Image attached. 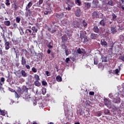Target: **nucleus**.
<instances>
[{"instance_id": "1", "label": "nucleus", "mask_w": 124, "mask_h": 124, "mask_svg": "<svg viewBox=\"0 0 124 124\" xmlns=\"http://www.w3.org/2000/svg\"><path fill=\"white\" fill-rule=\"evenodd\" d=\"M28 91H29V88L25 86L23 87L22 89L19 88L17 93L20 95H22L24 97H26L28 95Z\"/></svg>"}, {"instance_id": "2", "label": "nucleus", "mask_w": 124, "mask_h": 124, "mask_svg": "<svg viewBox=\"0 0 124 124\" xmlns=\"http://www.w3.org/2000/svg\"><path fill=\"white\" fill-rule=\"evenodd\" d=\"M61 39L62 40V42L64 43L63 45H62V46H64V49H66V46L65 45V42H66V41H67V35H66V34L63 35V36L62 37Z\"/></svg>"}, {"instance_id": "3", "label": "nucleus", "mask_w": 124, "mask_h": 124, "mask_svg": "<svg viewBox=\"0 0 124 124\" xmlns=\"http://www.w3.org/2000/svg\"><path fill=\"white\" fill-rule=\"evenodd\" d=\"M26 17H31L32 16V12L31 11V9H28V7H26Z\"/></svg>"}, {"instance_id": "4", "label": "nucleus", "mask_w": 124, "mask_h": 124, "mask_svg": "<svg viewBox=\"0 0 124 124\" xmlns=\"http://www.w3.org/2000/svg\"><path fill=\"white\" fill-rule=\"evenodd\" d=\"M92 17L93 20H96V19H98V18H99V15H98V13H97V12L94 11L92 14Z\"/></svg>"}, {"instance_id": "5", "label": "nucleus", "mask_w": 124, "mask_h": 124, "mask_svg": "<svg viewBox=\"0 0 124 124\" xmlns=\"http://www.w3.org/2000/svg\"><path fill=\"white\" fill-rule=\"evenodd\" d=\"M104 103L106 106H107L109 108V107H111V102L109 100L107 99V98H105L104 99Z\"/></svg>"}, {"instance_id": "6", "label": "nucleus", "mask_w": 124, "mask_h": 124, "mask_svg": "<svg viewBox=\"0 0 124 124\" xmlns=\"http://www.w3.org/2000/svg\"><path fill=\"white\" fill-rule=\"evenodd\" d=\"M86 35H87V32H86V31H80V37L81 38V39L82 38H84L85 37V36H86Z\"/></svg>"}, {"instance_id": "7", "label": "nucleus", "mask_w": 124, "mask_h": 124, "mask_svg": "<svg viewBox=\"0 0 124 124\" xmlns=\"http://www.w3.org/2000/svg\"><path fill=\"white\" fill-rule=\"evenodd\" d=\"M21 64L23 65V67L26 66L27 64V61H26V58L24 57H22L21 58Z\"/></svg>"}, {"instance_id": "8", "label": "nucleus", "mask_w": 124, "mask_h": 124, "mask_svg": "<svg viewBox=\"0 0 124 124\" xmlns=\"http://www.w3.org/2000/svg\"><path fill=\"white\" fill-rule=\"evenodd\" d=\"M101 45L106 48L107 47V42L104 39H102L101 40Z\"/></svg>"}, {"instance_id": "9", "label": "nucleus", "mask_w": 124, "mask_h": 124, "mask_svg": "<svg viewBox=\"0 0 124 124\" xmlns=\"http://www.w3.org/2000/svg\"><path fill=\"white\" fill-rule=\"evenodd\" d=\"M4 81H5V78H4L2 77L0 78V89H1V87H2V85L4 84Z\"/></svg>"}, {"instance_id": "10", "label": "nucleus", "mask_w": 124, "mask_h": 124, "mask_svg": "<svg viewBox=\"0 0 124 124\" xmlns=\"http://www.w3.org/2000/svg\"><path fill=\"white\" fill-rule=\"evenodd\" d=\"M64 16V14L63 13H60V14H56V17L58 18V19H62V17Z\"/></svg>"}, {"instance_id": "11", "label": "nucleus", "mask_w": 124, "mask_h": 124, "mask_svg": "<svg viewBox=\"0 0 124 124\" xmlns=\"http://www.w3.org/2000/svg\"><path fill=\"white\" fill-rule=\"evenodd\" d=\"M110 30H111V33H112V34H114L115 33V32H117V27H111L110 28Z\"/></svg>"}, {"instance_id": "12", "label": "nucleus", "mask_w": 124, "mask_h": 124, "mask_svg": "<svg viewBox=\"0 0 124 124\" xmlns=\"http://www.w3.org/2000/svg\"><path fill=\"white\" fill-rule=\"evenodd\" d=\"M10 44L9 43V42H7L5 43V50H9V48H10V46H9Z\"/></svg>"}, {"instance_id": "13", "label": "nucleus", "mask_w": 124, "mask_h": 124, "mask_svg": "<svg viewBox=\"0 0 124 124\" xmlns=\"http://www.w3.org/2000/svg\"><path fill=\"white\" fill-rule=\"evenodd\" d=\"M93 31L96 33H99V29L98 28V27H97V26H94L93 28Z\"/></svg>"}, {"instance_id": "14", "label": "nucleus", "mask_w": 124, "mask_h": 124, "mask_svg": "<svg viewBox=\"0 0 124 124\" xmlns=\"http://www.w3.org/2000/svg\"><path fill=\"white\" fill-rule=\"evenodd\" d=\"M90 37L92 39H96L97 38V34L93 33H91Z\"/></svg>"}, {"instance_id": "15", "label": "nucleus", "mask_w": 124, "mask_h": 124, "mask_svg": "<svg viewBox=\"0 0 124 124\" xmlns=\"http://www.w3.org/2000/svg\"><path fill=\"white\" fill-rule=\"evenodd\" d=\"M81 39V42H83L84 44H87L88 43V41H89V39H88V38L84 37V38H82Z\"/></svg>"}, {"instance_id": "16", "label": "nucleus", "mask_w": 124, "mask_h": 124, "mask_svg": "<svg viewBox=\"0 0 124 124\" xmlns=\"http://www.w3.org/2000/svg\"><path fill=\"white\" fill-rule=\"evenodd\" d=\"M80 12H81V10H80V9H78L75 14L76 16L77 17H80V16H81Z\"/></svg>"}, {"instance_id": "17", "label": "nucleus", "mask_w": 124, "mask_h": 124, "mask_svg": "<svg viewBox=\"0 0 124 124\" xmlns=\"http://www.w3.org/2000/svg\"><path fill=\"white\" fill-rule=\"evenodd\" d=\"M34 85L36 87H40L41 86V83L39 82V80H36L34 82Z\"/></svg>"}, {"instance_id": "18", "label": "nucleus", "mask_w": 124, "mask_h": 124, "mask_svg": "<svg viewBox=\"0 0 124 124\" xmlns=\"http://www.w3.org/2000/svg\"><path fill=\"white\" fill-rule=\"evenodd\" d=\"M31 30L33 31V32H35V33H36L37 31H38V29L35 26L32 27Z\"/></svg>"}, {"instance_id": "19", "label": "nucleus", "mask_w": 124, "mask_h": 124, "mask_svg": "<svg viewBox=\"0 0 124 124\" xmlns=\"http://www.w3.org/2000/svg\"><path fill=\"white\" fill-rule=\"evenodd\" d=\"M21 73L23 76V77H27L28 76V75L26 73V71L25 70H21Z\"/></svg>"}, {"instance_id": "20", "label": "nucleus", "mask_w": 124, "mask_h": 124, "mask_svg": "<svg viewBox=\"0 0 124 124\" xmlns=\"http://www.w3.org/2000/svg\"><path fill=\"white\" fill-rule=\"evenodd\" d=\"M21 52H23L25 55V56H29L30 55V53L28 52V50L27 49H22Z\"/></svg>"}, {"instance_id": "21", "label": "nucleus", "mask_w": 124, "mask_h": 124, "mask_svg": "<svg viewBox=\"0 0 124 124\" xmlns=\"http://www.w3.org/2000/svg\"><path fill=\"white\" fill-rule=\"evenodd\" d=\"M8 38H9V39H10V38H11V37H12V36H13V33H12V31H8Z\"/></svg>"}, {"instance_id": "22", "label": "nucleus", "mask_w": 124, "mask_h": 124, "mask_svg": "<svg viewBox=\"0 0 124 124\" xmlns=\"http://www.w3.org/2000/svg\"><path fill=\"white\" fill-rule=\"evenodd\" d=\"M107 4H108V5L110 6H114V2H113V0H110L108 1Z\"/></svg>"}, {"instance_id": "23", "label": "nucleus", "mask_w": 124, "mask_h": 124, "mask_svg": "<svg viewBox=\"0 0 124 124\" xmlns=\"http://www.w3.org/2000/svg\"><path fill=\"white\" fill-rule=\"evenodd\" d=\"M4 24L5 26H7V27H9V26H10V21L8 20V21H5L4 22Z\"/></svg>"}, {"instance_id": "24", "label": "nucleus", "mask_w": 124, "mask_h": 124, "mask_svg": "<svg viewBox=\"0 0 124 124\" xmlns=\"http://www.w3.org/2000/svg\"><path fill=\"white\" fill-rule=\"evenodd\" d=\"M32 5V1H30L28 4H27V6H26V7H27L28 9L31 8V7Z\"/></svg>"}, {"instance_id": "25", "label": "nucleus", "mask_w": 124, "mask_h": 124, "mask_svg": "<svg viewBox=\"0 0 124 124\" xmlns=\"http://www.w3.org/2000/svg\"><path fill=\"white\" fill-rule=\"evenodd\" d=\"M56 80L58 82H62V78L61 77V76H57L56 77Z\"/></svg>"}, {"instance_id": "26", "label": "nucleus", "mask_w": 124, "mask_h": 124, "mask_svg": "<svg viewBox=\"0 0 124 124\" xmlns=\"http://www.w3.org/2000/svg\"><path fill=\"white\" fill-rule=\"evenodd\" d=\"M112 18L111 20L115 22V21H116V19L117 18V16L114 13L112 14Z\"/></svg>"}, {"instance_id": "27", "label": "nucleus", "mask_w": 124, "mask_h": 124, "mask_svg": "<svg viewBox=\"0 0 124 124\" xmlns=\"http://www.w3.org/2000/svg\"><path fill=\"white\" fill-rule=\"evenodd\" d=\"M99 24L103 27H105V22H104V20H102L100 21Z\"/></svg>"}, {"instance_id": "28", "label": "nucleus", "mask_w": 124, "mask_h": 124, "mask_svg": "<svg viewBox=\"0 0 124 124\" xmlns=\"http://www.w3.org/2000/svg\"><path fill=\"white\" fill-rule=\"evenodd\" d=\"M82 25L84 28H87L88 26V23L86 22L85 20H83L82 21Z\"/></svg>"}, {"instance_id": "29", "label": "nucleus", "mask_w": 124, "mask_h": 124, "mask_svg": "<svg viewBox=\"0 0 124 124\" xmlns=\"http://www.w3.org/2000/svg\"><path fill=\"white\" fill-rule=\"evenodd\" d=\"M85 6L87 7V8H91V3L89 2H85L84 3Z\"/></svg>"}, {"instance_id": "30", "label": "nucleus", "mask_w": 124, "mask_h": 124, "mask_svg": "<svg viewBox=\"0 0 124 124\" xmlns=\"http://www.w3.org/2000/svg\"><path fill=\"white\" fill-rule=\"evenodd\" d=\"M34 78L35 79L36 81H39L40 78H39V76L37 74L34 75Z\"/></svg>"}, {"instance_id": "31", "label": "nucleus", "mask_w": 124, "mask_h": 124, "mask_svg": "<svg viewBox=\"0 0 124 124\" xmlns=\"http://www.w3.org/2000/svg\"><path fill=\"white\" fill-rule=\"evenodd\" d=\"M114 102L115 103H121V98H118L117 99L114 100Z\"/></svg>"}, {"instance_id": "32", "label": "nucleus", "mask_w": 124, "mask_h": 124, "mask_svg": "<svg viewBox=\"0 0 124 124\" xmlns=\"http://www.w3.org/2000/svg\"><path fill=\"white\" fill-rule=\"evenodd\" d=\"M119 69H115V74H119L120 71H121V66H119Z\"/></svg>"}, {"instance_id": "33", "label": "nucleus", "mask_w": 124, "mask_h": 124, "mask_svg": "<svg viewBox=\"0 0 124 124\" xmlns=\"http://www.w3.org/2000/svg\"><path fill=\"white\" fill-rule=\"evenodd\" d=\"M101 115H102V112H101V111H97L96 112V116L97 117H100Z\"/></svg>"}, {"instance_id": "34", "label": "nucleus", "mask_w": 124, "mask_h": 124, "mask_svg": "<svg viewBox=\"0 0 124 124\" xmlns=\"http://www.w3.org/2000/svg\"><path fill=\"white\" fill-rule=\"evenodd\" d=\"M2 37L3 38V41H4L5 43H6V42H8V41H7V39H6V38L5 37V35L4 34H3Z\"/></svg>"}, {"instance_id": "35", "label": "nucleus", "mask_w": 124, "mask_h": 124, "mask_svg": "<svg viewBox=\"0 0 124 124\" xmlns=\"http://www.w3.org/2000/svg\"><path fill=\"white\" fill-rule=\"evenodd\" d=\"M15 96H16V98H19V97H20V94H19V93H18L17 92H15Z\"/></svg>"}, {"instance_id": "36", "label": "nucleus", "mask_w": 124, "mask_h": 124, "mask_svg": "<svg viewBox=\"0 0 124 124\" xmlns=\"http://www.w3.org/2000/svg\"><path fill=\"white\" fill-rule=\"evenodd\" d=\"M0 112L2 116H5V112H4V110H2L1 109H0Z\"/></svg>"}, {"instance_id": "37", "label": "nucleus", "mask_w": 124, "mask_h": 124, "mask_svg": "<svg viewBox=\"0 0 124 124\" xmlns=\"http://www.w3.org/2000/svg\"><path fill=\"white\" fill-rule=\"evenodd\" d=\"M42 93H43V95H45V94H46V88L43 89L42 90Z\"/></svg>"}, {"instance_id": "38", "label": "nucleus", "mask_w": 124, "mask_h": 124, "mask_svg": "<svg viewBox=\"0 0 124 124\" xmlns=\"http://www.w3.org/2000/svg\"><path fill=\"white\" fill-rule=\"evenodd\" d=\"M31 71H32V72H34V73H36V72H37V69L34 68V67L32 68Z\"/></svg>"}, {"instance_id": "39", "label": "nucleus", "mask_w": 124, "mask_h": 124, "mask_svg": "<svg viewBox=\"0 0 124 124\" xmlns=\"http://www.w3.org/2000/svg\"><path fill=\"white\" fill-rule=\"evenodd\" d=\"M119 38H120V41H123L124 40V36L123 35H121L119 36Z\"/></svg>"}, {"instance_id": "40", "label": "nucleus", "mask_w": 124, "mask_h": 124, "mask_svg": "<svg viewBox=\"0 0 124 124\" xmlns=\"http://www.w3.org/2000/svg\"><path fill=\"white\" fill-rule=\"evenodd\" d=\"M10 1H9V0H6V2H5V4L6 5H7V6H8L9 5H10Z\"/></svg>"}, {"instance_id": "41", "label": "nucleus", "mask_w": 124, "mask_h": 124, "mask_svg": "<svg viewBox=\"0 0 124 124\" xmlns=\"http://www.w3.org/2000/svg\"><path fill=\"white\" fill-rule=\"evenodd\" d=\"M20 21H21V18H20V17L17 16L16 17V22L19 23H20Z\"/></svg>"}, {"instance_id": "42", "label": "nucleus", "mask_w": 124, "mask_h": 124, "mask_svg": "<svg viewBox=\"0 0 124 124\" xmlns=\"http://www.w3.org/2000/svg\"><path fill=\"white\" fill-rule=\"evenodd\" d=\"M42 84L43 86H46V85H47V82H46V81L43 80L42 81Z\"/></svg>"}, {"instance_id": "43", "label": "nucleus", "mask_w": 124, "mask_h": 124, "mask_svg": "<svg viewBox=\"0 0 124 124\" xmlns=\"http://www.w3.org/2000/svg\"><path fill=\"white\" fill-rule=\"evenodd\" d=\"M12 24L14 26V28H17V23H16L15 22H12Z\"/></svg>"}, {"instance_id": "44", "label": "nucleus", "mask_w": 124, "mask_h": 124, "mask_svg": "<svg viewBox=\"0 0 124 124\" xmlns=\"http://www.w3.org/2000/svg\"><path fill=\"white\" fill-rule=\"evenodd\" d=\"M77 52H78V54H83V51H81V49L80 48H79L77 50Z\"/></svg>"}, {"instance_id": "45", "label": "nucleus", "mask_w": 124, "mask_h": 124, "mask_svg": "<svg viewBox=\"0 0 124 124\" xmlns=\"http://www.w3.org/2000/svg\"><path fill=\"white\" fill-rule=\"evenodd\" d=\"M76 3H78V5H81V0H77L76 1Z\"/></svg>"}, {"instance_id": "46", "label": "nucleus", "mask_w": 124, "mask_h": 124, "mask_svg": "<svg viewBox=\"0 0 124 124\" xmlns=\"http://www.w3.org/2000/svg\"><path fill=\"white\" fill-rule=\"evenodd\" d=\"M93 61H94V64H98V61L96 60V59L94 58Z\"/></svg>"}, {"instance_id": "47", "label": "nucleus", "mask_w": 124, "mask_h": 124, "mask_svg": "<svg viewBox=\"0 0 124 124\" xmlns=\"http://www.w3.org/2000/svg\"><path fill=\"white\" fill-rule=\"evenodd\" d=\"M12 41H13V42L14 43H16V44H17V43H19L17 41V40H15V39H12Z\"/></svg>"}, {"instance_id": "48", "label": "nucleus", "mask_w": 124, "mask_h": 124, "mask_svg": "<svg viewBox=\"0 0 124 124\" xmlns=\"http://www.w3.org/2000/svg\"><path fill=\"white\" fill-rule=\"evenodd\" d=\"M47 47H48L49 49H52V48H53V46L50 44L47 45Z\"/></svg>"}, {"instance_id": "49", "label": "nucleus", "mask_w": 124, "mask_h": 124, "mask_svg": "<svg viewBox=\"0 0 124 124\" xmlns=\"http://www.w3.org/2000/svg\"><path fill=\"white\" fill-rule=\"evenodd\" d=\"M51 56L52 58H55V53H54L53 51L51 52Z\"/></svg>"}, {"instance_id": "50", "label": "nucleus", "mask_w": 124, "mask_h": 124, "mask_svg": "<svg viewBox=\"0 0 124 124\" xmlns=\"http://www.w3.org/2000/svg\"><path fill=\"white\" fill-rule=\"evenodd\" d=\"M121 93L122 95H123V96H124V87L123 88L122 92V91L121 92Z\"/></svg>"}, {"instance_id": "51", "label": "nucleus", "mask_w": 124, "mask_h": 124, "mask_svg": "<svg viewBox=\"0 0 124 124\" xmlns=\"http://www.w3.org/2000/svg\"><path fill=\"white\" fill-rule=\"evenodd\" d=\"M90 95H94V92H89Z\"/></svg>"}, {"instance_id": "52", "label": "nucleus", "mask_w": 124, "mask_h": 124, "mask_svg": "<svg viewBox=\"0 0 124 124\" xmlns=\"http://www.w3.org/2000/svg\"><path fill=\"white\" fill-rule=\"evenodd\" d=\"M50 12V11H45V12H44V14L45 15H48V14H49V13Z\"/></svg>"}, {"instance_id": "53", "label": "nucleus", "mask_w": 124, "mask_h": 124, "mask_svg": "<svg viewBox=\"0 0 124 124\" xmlns=\"http://www.w3.org/2000/svg\"><path fill=\"white\" fill-rule=\"evenodd\" d=\"M25 66L27 68V69H31V66H29V65H27V64L25 65Z\"/></svg>"}, {"instance_id": "54", "label": "nucleus", "mask_w": 124, "mask_h": 124, "mask_svg": "<svg viewBox=\"0 0 124 124\" xmlns=\"http://www.w3.org/2000/svg\"><path fill=\"white\" fill-rule=\"evenodd\" d=\"M70 61V59H69V58H67L65 60V62L67 63Z\"/></svg>"}, {"instance_id": "55", "label": "nucleus", "mask_w": 124, "mask_h": 124, "mask_svg": "<svg viewBox=\"0 0 124 124\" xmlns=\"http://www.w3.org/2000/svg\"><path fill=\"white\" fill-rule=\"evenodd\" d=\"M120 6L122 9H123V10H124V4H121Z\"/></svg>"}, {"instance_id": "56", "label": "nucleus", "mask_w": 124, "mask_h": 124, "mask_svg": "<svg viewBox=\"0 0 124 124\" xmlns=\"http://www.w3.org/2000/svg\"><path fill=\"white\" fill-rule=\"evenodd\" d=\"M42 3H43V0H39V4L40 5V4H42Z\"/></svg>"}, {"instance_id": "57", "label": "nucleus", "mask_w": 124, "mask_h": 124, "mask_svg": "<svg viewBox=\"0 0 124 124\" xmlns=\"http://www.w3.org/2000/svg\"><path fill=\"white\" fill-rule=\"evenodd\" d=\"M35 26H36V28H37V29L39 28V24L38 23H36Z\"/></svg>"}, {"instance_id": "58", "label": "nucleus", "mask_w": 124, "mask_h": 124, "mask_svg": "<svg viewBox=\"0 0 124 124\" xmlns=\"http://www.w3.org/2000/svg\"><path fill=\"white\" fill-rule=\"evenodd\" d=\"M49 71H46V76H50V75H49Z\"/></svg>"}, {"instance_id": "59", "label": "nucleus", "mask_w": 124, "mask_h": 124, "mask_svg": "<svg viewBox=\"0 0 124 124\" xmlns=\"http://www.w3.org/2000/svg\"><path fill=\"white\" fill-rule=\"evenodd\" d=\"M1 62L2 64L4 63V60L3 59V58H1Z\"/></svg>"}, {"instance_id": "60", "label": "nucleus", "mask_w": 124, "mask_h": 124, "mask_svg": "<svg viewBox=\"0 0 124 124\" xmlns=\"http://www.w3.org/2000/svg\"><path fill=\"white\" fill-rule=\"evenodd\" d=\"M14 8H15V10H17L18 9V6H17V5H16V4H15Z\"/></svg>"}, {"instance_id": "61", "label": "nucleus", "mask_w": 124, "mask_h": 124, "mask_svg": "<svg viewBox=\"0 0 124 124\" xmlns=\"http://www.w3.org/2000/svg\"><path fill=\"white\" fill-rule=\"evenodd\" d=\"M1 6L3 8H5V5L4 3L1 4Z\"/></svg>"}, {"instance_id": "62", "label": "nucleus", "mask_w": 124, "mask_h": 124, "mask_svg": "<svg viewBox=\"0 0 124 124\" xmlns=\"http://www.w3.org/2000/svg\"><path fill=\"white\" fill-rule=\"evenodd\" d=\"M65 9L66 10H69V11L71 9V8H70V7H69V6H68V7H66Z\"/></svg>"}, {"instance_id": "63", "label": "nucleus", "mask_w": 124, "mask_h": 124, "mask_svg": "<svg viewBox=\"0 0 124 124\" xmlns=\"http://www.w3.org/2000/svg\"><path fill=\"white\" fill-rule=\"evenodd\" d=\"M0 54L2 56L3 52H2V50H1V48H0Z\"/></svg>"}, {"instance_id": "64", "label": "nucleus", "mask_w": 124, "mask_h": 124, "mask_svg": "<svg viewBox=\"0 0 124 124\" xmlns=\"http://www.w3.org/2000/svg\"><path fill=\"white\" fill-rule=\"evenodd\" d=\"M27 31H28V32H29V33H31L32 31L31 29H27Z\"/></svg>"}]
</instances>
